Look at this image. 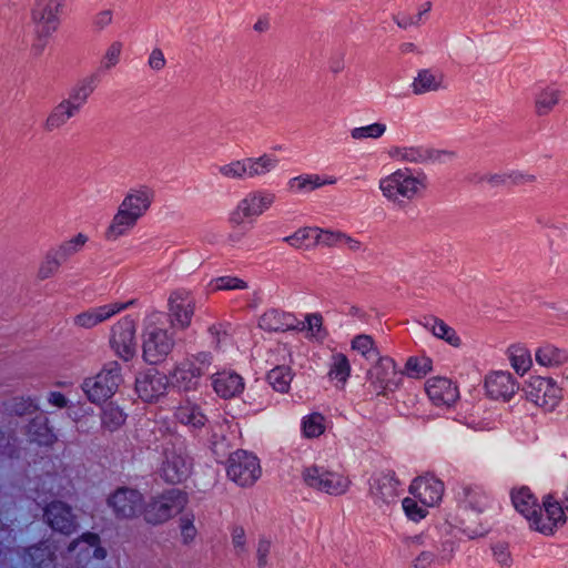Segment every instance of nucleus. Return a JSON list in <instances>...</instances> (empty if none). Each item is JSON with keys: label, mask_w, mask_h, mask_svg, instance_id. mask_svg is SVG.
Returning <instances> with one entry per match:
<instances>
[{"label": "nucleus", "mask_w": 568, "mask_h": 568, "mask_svg": "<svg viewBox=\"0 0 568 568\" xmlns=\"http://www.w3.org/2000/svg\"><path fill=\"white\" fill-rule=\"evenodd\" d=\"M561 91L547 87L540 90L535 98V112L539 116L549 114L561 99Z\"/></svg>", "instance_id": "a19ab883"}, {"label": "nucleus", "mask_w": 568, "mask_h": 568, "mask_svg": "<svg viewBox=\"0 0 568 568\" xmlns=\"http://www.w3.org/2000/svg\"><path fill=\"white\" fill-rule=\"evenodd\" d=\"M63 262L50 250L39 265L37 276L43 281L55 275Z\"/></svg>", "instance_id": "6e6d98bb"}, {"label": "nucleus", "mask_w": 568, "mask_h": 568, "mask_svg": "<svg viewBox=\"0 0 568 568\" xmlns=\"http://www.w3.org/2000/svg\"><path fill=\"white\" fill-rule=\"evenodd\" d=\"M283 241L294 248L310 246L311 242L316 244V227H301L293 234L284 237Z\"/></svg>", "instance_id": "3c124183"}, {"label": "nucleus", "mask_w": 568, "mask_h": 568, "mask_svg": "<svg viewBox=\"0 0 568 568\" xmlns=\"http://www.w3.org/2000/svg\"><path fill=\"white\" fill-rule=\"evenodd\" d=\"M417 498L406 497L403 500V509L405 514L413 520H419L426 517L427 506L418 505Z\"/></svg>", "instance_id": "69168bd1"}, {"label": "nucleus", "mask_w": 568, "mask_h": 568, "mask_svg": "<svg viewBox=\"0 0 568 568\" xmlns=\"http://www.w3.org/2000/svg\"><path fill=\"white\" fill-rule=\"evenodd\" d=\"M133 304L134 300L129 302H112L109 304L93 306L75 315L73 318V324L74 326L90 329L109 321L111 317L125 311Z\"/></svg>", "instance_id": "a211bd4d"}, {"label": "nucleus", "mask_w": 568, "mask_h": 568, "mask_svg": "<svg viewBox=\"0 0 568 568\" xmlns=\"http://www.w3.org/2000/svg\"><path fill=\"white\" fill-rule=\"evenodd\" d=\"M387 130L386 124L375 122L364 126H357L351 130V138L356 141H363L366 139L377 140L382 138Z\"/></svg>", "instance_id": "864d4df0"}, {"label": "nucleus", "mask_w": 568, "mask_h": 568, "mask_svg": "<svg viewBox=\"0 0 568 568\" xmlns=\"http://www.w3.org/2000/svg\"><path fill=\"white\" fill-rule=\"evenodd\" d=\"M175 346L174 334L170 333L162 313L149 314L143 324L142 357L151 364L163 363Z\"/></svg>", "instance_id": "f03ea898"}, {"label": "nucleus", "mask_w": 568, "mask_h": 568, "mask_svg": "<svg viewBox=\"0 0 568 568\" xmlns=\"http://www.w3.org/2000/svg\"><path fill=\"white\" fill-rule=\"evenodd\" d=\"M161 476L166 483L179 484L185 480L192 469L184 443L180 438H169L163 447Z\"/></svg>", "instance_id": "0eeeda50"}, {"label": "nucleus", "mask_w": 568, "mask_h": 568, "mask_svg": "<svg viewBox=\"0 0 568 568\" xmlns=\"http://www.w3.org/2000/svg\"><path fill=\"white\" fill-rule=\"evenodd\" d=\"M566 523L564 506L552 496L548 495L542 500V506H538L537 514L529 520L531 529L546 536L552 535L559 527Z\"/></svg>", "instance_id": "ddd939ff"}, {"label": "nucleus", "mask_w": 568, "mask_h": 568, "mask_svg": "<svg viewBox=\"0 0 568 568\" xmlns=\"http://www.w3.org/2000/svg\"><path fill=\"white\" fill-rule=\"evenodd\" d=\"M410 88L416 95L445 90L447 89L445 73L438 68L420 69L413 79Z\"/></svg>", "instance_id": "bb28decb"}, {"label": "nucleus", "mask_w": 568, "mask_h": 568, "mask_svg": "<svg viewBox=\"0 0 568 568\" xmlns=\"http://www.w3.org/2000/svg\"><path fill=\"white\" fill-rule=\"evenodd\" d=\"M44 517L53 530L64 535L72 534L78 526L71 507L62 501L50 503L44 508Z\"/></svg>", "instance_id": "5701e85b"}, {"label": "nucleus", "mask_w": 568, "mask_h": 568, "mask_svg": "<svg viewBox=\"0 0 568 568\" xmlns=\"http://www.w3.org/2000/svg\"><path fill=\"white\" fill-rule=\"evenodd\" d=\"M170 377L158 369H148L135 379V390L144 402H153L166 394Z\"/></svg>", "instance_id": "6ab92c4d"}, {"label": "nucleus", "mask_w": 568, "mask_h": 568, "mask_svg": "<svg viewBox=\"0 0 568 568\" xmlns=\"http://www.w3.org/2000/svg\"><path fill=\"white\" fill-rule=\"evenodd\" d=\"M460 504L475 513H483L489 505V496L480 486H465L459 493Z\"/></svg>", "instance_id": "c9c22d12"}, {"label": "nucleus", "mask_w": 568, "mask_h": 568, "mask_svg": "<svg viewBox=\"0 0 568 568\" xmlns=\"http://www.w3.org/2000/svg\"><path fill=\"white\" fill-rule=\"evenodd\" d=\"M527 400L545 410L555 409L562 398V390L550 377L531 376L524 388Z\"/></svg>", "instance_id": "9b49d317"}, {"label": "nucleus", "mask_w": 568, "mask_h": 568, "mask_svg": "<svg viewBox=\"0 0 568 568\" xmlns=\"http://www.w3.org/2000/svg\"><path fill=\"white\" fill-rule=\"evenodd\" d=\"M508 180L514 184H527L535 182L536 178L532 174L511 172L507 175H495L490 179V182L495 184H505Z\"/></svg>", "instance_id": "e2e57ef3"}, {"label": "nucleus", "mask_w": 568, "mask_h": 568, "mask_svg": "<svg viewBox=\"0 0 568 568\" xmlns=\"http://www.w3.org/2000/svg\"><path fill=\"white\" fill-rule=\"evenodd\" d=\"M95 79L94 77H88L79 81L71 90L69 98L65 102H69L77 112L87 103L88 98L94 91Z\"/></svg>", "instance_id": "ea45409f"}, {"label": "nucleus", "mask_w": 568, "mask_h": 568, "mask_svg": "<svg viewBox=\"0 0 568 568\" xmlns=\"http://www.w3.org/2000/svg\"><path fill=\"white\" fill-rule=\"evenodd\" d=\"M409 491L422 505L429 507L442 499L444 484L432 476L419 477L412 483Z\"/></svg>", "instance_id": "a878e982"}, {"label": "nucleus", "mask_w": 568, "mask_h": 568, "mask_svg": "<svg viewBox=\"0 0 568 568\" xmlns=\"http://www.w3.org/2000/svg\"><path fill=\"white\" fill-rule=\"evenodd\" d=\"M180 530L184 544H191L195 539L197 530L194 526L193 515H184L180 518Z\"/></svg>", "instance_id": "338daca9"}, {"label": "nucleus", "mask_w": 568, "mask_h": 568, "mask_svg": "<svg viewBox=\"0 0 568 568\" xmlns=\"http://www.w3.org/2000/svg\"><path fill=\"white\" fill-rule=\"evenodd\" d=\"M28 436L30 442L39 445H50L55 437L48 426V418L43 414L36 416L28 426Z\"/></svg>", "instance_id": "58836bf2"}, {"label": "nucleus", "mask_w": 568, "mask_h": 568, "mask_svg": "<svg viewBox=\"0 0 568 568\" xmlns=\"http://www.w3.org/2000/svg\"><path fill=\"white\" fill-rule=\"evenodd\" d=\"M122 49L123 44L120 41H113L108 47L101 61L104 69H111L119 63Z\"/></svg>", "instance_id": "0e129e2a"}, {"label": "nucleus", "mask_w": 568, "mask_h": 568, "mask_svg": "<svg viewBox=\"0 0 568 568\" xmlns=\"http://www.w3.org/2000/svg\"><path fill=\"white\" fill-rule=\"evenodd\" d=\"M307 329L308 336L323 339L326 336V333L323 328V316L318 313L307 314L305 317V322H302Z\"/></svg>", "instance_id": "13d9d810"}, {"label": "nucleus", "mask_w": 568, "mask_h": 568, "mask_svg": "<svg viewBox=\"0 0 568 568\" xmlns=\"http://www.w3.org/2000/svg\"><path fill=\"white\" fill-rule=\"evenodd\" d=\"M108 505L118 518L129 519L143 514V496L133 488H118L108 498Z\"/></svg>", "instance_id": "f3484780"}, {"label": "nucleus", "mask_w": 568, "mask_h": 568, "mask_svg": "<svg viewBox=\"0 0 568 568\" xmlns=\"http://www.w3.org/2000/svg\"><path fill=\"white\" fill-rule=\"evenodd\" d=\"M351 349L366 361H377L382 357L375 339L368 334L355 335L351 341Z\"/></svg>", "instance_id": "79ce46f5"}, {"label": "nucleus", "mask_w": 568, "mask_h": 568, "mask_svg": "<svg viewBox=\"0 0 568 568\" xmlns=\"http://www.w3.org/2000/svg\"><path fill=\"white\" fill-rule=\"evenodd\" d=\"M154 201V191L145 185L130 189L119 204L133 216L141 220L150 210Z\"/></svg>", "instance_id": "b1692460"}, {"label": "nucleus", "mask_w": 568, "mask_h": 568, "mask_svg": "<svg viewBox=\"0 0 568 568\" xmlns=\"http://www.w3.org/2000/svg\"><path fill=\"white\" fill-rule=\"evenodd\" d=\"M135 322L130 316L122 317L112 327L110 344L119 357L130 361L136 351Z\"/></svg>", "instance_id": "dca6fc26"}, {"label": "nucleus", "mask_w": 568, "mask_h": 568, "mask_svg": "<svg viewBox=\"0 0 568 568\" xmlns=\"http://www.w3.org/2000/svg\"><path fill=\"white\" fill-rule=\"evenodd\" d=\"M195 311V297L190 290L176 288L168 298V314L173 327L185 329L191 325Z\"/></svg>", "instance_id": "2eb2a0df"}, {"label": "nucleus", "mask_w": 568, "mask_h": 568, "mask_svg": "<svg viewBox=\"0 0 568 568\" xmlns=\"http://www.w3.org/2000/svg\"><path fill=\"white\" fill-rule=\"evenodd\" d=\"M64 100L50 112L45 120L44 129L49 132L60 129L78 112Z\"/></svg>", "instance_id": "37998d69"}, {"label": "nucleus", "mask_w": 568, "mask_h": 568, "mask_svg": "<svg viewBox=\"0 0 568 568\" xmlns=\"http://www.w3.org/2000/svg\"><path fill=\"white\" fill-rule=\"evenodd\" d=\"M303 434L307 438H315L325 432V418L320 413H313L303 418Z\"/></svg>", "instance_id": "5fc2aeb1"}, {"label": "nucleus", "mask_w": 568, "mask_h": 568, "mask_svg": "<svg viewBox=\"0 0 568 568\" xmlns=\"http://www.w3.org/2000/svg\"><path fill=\"white\" fill-rule=\"evenodd\" d=\"M344 232L331 231L316 227V244H322L327 247L341 245Z\"/></svg>", "instance_id": "bf43d9fd"}, {"label": "nucleus", "mask_w": 568, "mask_h": 568, "mask_svg": "<svg viewBox=\"0 0 568 568\" xmlns=\"http://www.w3.org/2000/svg\"><path fill=\"white\" fill-rule=\"evenodd\" d=\"M368 387L377 396L386 397L395 392L402 382L395 361L389 356L379 357L367 372Z\"/></svg>", "instance_id": "1a4fd4ad"}, {"label": "nucleus", "mask_w": 568, "mask_h": 568, "mask_svg": "<svg viewBox=\"0 0 568 568\" xmlns=\"http://www.w3.org/2000/svg\"><path fill=\"white\" fill-rule=\"evenodd\" d=\"M6 410L10 414L23 416L38 410V405L31 397L16 396L6 403Z\"/></svg>", "instance_id": "603ef678"}, {"label": "nucleus", "mask_w": 568, "mask_h": 568, "mask_svg": "<svg viewBox=\"0 0 568 568\" xmlns=\"http://www.w3.org/2000/svg\"><path fill=\"white\" fill-rule=\"evenodd\" d=\"M302 477L308 487L329 495L344 494L349 486L347 477L315 465L306 467Z\"/></svg>", "instance_id": "4468645a"}, {"label": "nucleus", "mask_w": 568, "mask_h": 568, "mask_svg": "<svg viewBox=\"0 0 568 568\" xmlns=\"http://www.w3.org/2000/svg\"><path fill=\"white\" fill-rule=\"evenodd\" d=\"M121 383V365L110 362L97 375L85 378L81 388L91 403L101 404L116 393Z\"/></svg>", "instance_id": "423d86ee"}, {"label": "nucleus", "mask_w": 568, "mask_h": 568, "mask_svg": "<svg viewBox=\"0 0 568 568\" xmlns=\"http://www.w3.org/2000/svg\"><path fill=\"white\" fill-rule=\"evenodd\" d=\"M280 160L271 153L260 156L234 159L215 166L217 175L225 181H244L258 179L270 174L278 165Z\"/></svg>", "instance_id": "7ed1b4c3"}, {"label": "nucleus", "mask_w": 568, "mask_h": 568, "mask_svg": "<svg viewBox=\"0 0 568 568\" xmlns=\"http://www.w3.org/2000/svg\"><path fill=\"white\" fill-rule=\"evenodd\" d=\"M67 0H36L31 10V20L41 36L54 33L61 23Z\"/></svg>", "instance_id": "f8f14e48"}, {"label": "nucleus", "mask_w": 568, "mask_h": 568, "mask_svg": "<svg viewBox=\"0 0 568 568\" xmlns=\"http://www.w3.org/2000/svg\"><path fill=\"white\" fill-rule=\"evenodd\" d=\"M88 242V236L83 233H79L70 240L62 242L55 248H51V251L60 258L62 262L68 261L71 256L79 253L83 246Z\"/></svg>", "instance_id": "a18cd8bd"}, {"label": "nucleus", "mask_w": 568, "mask_h": 568, "mask_svg": "<svg viewBox=\"0 0 568 568\" xmlns=\"http://www.w3.org/2000/svg\"><path fill=\"white\" fill-rule=\"evenodd\" d=\"M398 485L394 473H379L371 479L369 494L375 503L389 504L398 496Z\"/></svg>", "instance_id": "c85d7f7f"}, {"label": "nucleus", "mask_w": 568, "mask_h": 568, "mask_svg": "<svg viewBox=\"0 0 568 568\" xmlns=\"http://www.w3.org/2000/svg\"><path fill=\"white\" fill-rule=\"evenodd\" d=\"M425 390L436 406H452L459 397L457 386L446 377H430L425 383Z\"/></svg>", "instance_id": "412c9836"}, {"label": "nucleus", "mask_w": 568, "mask_h": 568, "mask_svg": "<svg viewBox=\"0 0 568 568\" xmlns=\"http://www.w3.org/2000/svg\"><path fill=\"white\" fill-rule=\"evenodd\" d=\"M212 365V355L200 352L185 356L176 362L169 374L171 386L182 392L197 389L202 377Z\"/></svg>", "instance_id": "20e7f679"}, {"label": "nucleus", "mask_w": 568, "mask_h": 568, "mask_svg": "<svg viewBox=\"0 0 568 568\" xmlns=\"http://www.w3.org/2000/svg\"><path fill=\"white\" fill-rule=\"evenodd\" d=\"M389 159L412 164H423L438 160L440 152L418 145H393L387 150Z\"/></svg>", "instance_id": "393cba45"}, {"label": "nucleus", "mask_w": 568, "mask_h": 568, "mask_svg": "<svg viewBox=\"0 0 568 568\" xmlns=\"http://www.w3.org/2000/svg\"><path fill=\"white\" fill-rule=\"evenodd\" d=\"M100 537L94 532H85L80 539L70 544L68 552L70 555L75 552L77 562L79 565H87L91 558L102 560L106 556L104 548L99 546Z\"/></svg>", "instance_id": "4be33fe9"}, {"label": "nucleus", "mask_w": 568, "mask_h": 568, "mask_svg": "<svg viewBox=\"0 0 568 568\" xmlns=\"http://www.w3.org/2000/svg\"><path fill=\"white\" fill-rule=\"evenodd\" d=\"M139 221L132 213L118 206L103 232V239L106 242H116L121 237L128 236L138 225Z\"/></svg>", "instance_id": "c756f323"}, {"label": "nucleus", "mask_w": 568, "mask_h": 568, "mask_svg": "<svg viewBox=\"0 0 568 568\" xmlns=\"http://www.w3.org/2000/svg\"><path fill=\"white\" fill-rule=\"evenodd\" d=\"M429 187L428 175L423 170L399 168L378 180L382 196L395 206L419 200Z\"/></svg>", "instance_id": "f257e3e1"}, {"label": "nucleus", "mask_w": 568, "mask_h": 568, "mask_svg": "<svg viewBox=\"0 0 568 568\" xmlns=\"http://www.w3.org/2000/svg\"><path fill=\"white\" fill-rule=\"evenodd\" d=\"M276 202L274 192L267 189L252 190L241 199L229 215L233 226L253 221L268 211Z\"/></svg>", "instance_id": "6e6552de"}, {"label": "nucleus", "mask_w": 568, "mask_h": 568, "mask_svg": "<svg viewBox=\"0 0 568 568\" xmlns=\"http://www.w3.org/2000/svg\"><path fill=\"white\" fill-rule=\"evenodd\" d=\"M231 541L236 556L242 557L247 554L246 534L242 526H234L232 528Z\"/></svg>", "instance_id": "680f3d73"}, {"label": "nucleus", "mask_w": 568, "mask_h": 568, "mask_svg": "<svg viewBox=\"0 0 568 568\" xmlns=\"http://www.w3.org/2000/svg\"><path fill=\"white\" fill-rule=\"evenodd\" d=\"M189 501L186 493L171 488L152 496L143 507V517L148 524H164L183 511Z\"/></svg>", "instance_id": "39448f33"}, {"label": "nucleus", "mask_w": 568, "mask_h": 568, "mask_svg": "<svg viewBox=\"0 0 568 568\" xmlns=\"http://www.w3.org/2000/svg\"><path fill=\"white\" fill-rule=\"evenodd\" d=\"M113 22V10L102 9L98 11L91 19L92 28L95 31H102Z\"/></svg>", "instance_id": "774afa93"}, {"label": "nucleus", "mask_w": 568, "mask_h": 568, "mask_svg": "<svg viewBox=\"0 0 568 568\" xmlns=\"http://www.w3.org/2000/svg\"><path fill=\"white\" fill-rule=\"evenodd\" d=\"M226 474L239 486L250 487L261 477L262 468L255 455L246 450H236L229 457Z\"/></svg>", "instance_id": "9d476101"}, {"label": "nucleus", "mask_w": 568, "mask_h": 568, "mask_svg": "<svg viewBox=\"0 0 568 568\" xmlns=\"http://www.w3.org/2000/svg\"><path fill=\"white\" fill-rule=\"evenodd\" d=\"M174 417L180 424L187 426L192 432L201 429L207 422L202 409L190 403L179 406Z\"/></svg>", "instance_id": "f704fd0d"}, {"label": "nucleus", "mask_w": 568, "mask_h": 568, "mask_svg": "<svg viewBox=\"0 0 568 568\" xmlns=\"http://www.w3.org/2000/svg\"><path fill=\"white\" fill-rule=\"evenodd\" d=\"M214 290L231 291V290H246L247 283L236 276H220L213 281Z\"/></svg>", "instance_id": "052dcab7"}, {"label": "nucleus", "mask_w": 568, "mask_h": 568, "mask_svg": "<svg viewBox=\"0 0 568 568\" xmlns=\"http://www.w3.org/2000/svg\"><path fill=\"white\" fill-rule=\"evenodd\" d=\"M258 326L268 332L304 331L305 327L293 314L275 308L266 311L260 317Z\"/></svg>", "instance_id": "cd10ccee"}, {"label": "nucleus", "mask_w": 568, "mask_h": 568, "mask_svg": "<svg viewBox=\"0 0 568 568\" xmlns=\"http://www.w3.org/2000/svg\"><path fill=\"white\" fill-rule=\"evenodd\" d=\"M54 559V552L51 550L50 546L47 542L41 544L37 547H30L26 551L24 561L37 566L39 568H44L49 562H52Z\"/></svg>", "instance_id": "49530a36"}, {"label": "nucleus", "mask_w": 568, "mask_h": 568, "mask_svg": "<svg viewBox=\"0 0 568 568\" xmlns=\"http://www.w3.org/2000/svg\"><path fill=\"white\" fill-rule=\"evenodd\" d=\"M536 363L546 368H558L568 363V348L542 343L535 351Z\"/></svg>", "instance_id": "473e14b6"}, {"label": "nucleus", "mask_w": 568, "mask_h": 568, "mask_svg": "<svg viewBox=\"0 0 568 568\" xmlns=\"http://www.w3.org/2000/svg\"><path fill=\"white\" fill-rule=\"evenodd\" d=\"M433 361L427 356H410L405 364V373L413 378H422L432 371Z\"/></svg>", "instance_id": "8fccbe9b"}, {"label": "nucleus", "mask_w": 568, "mask_h": 568, "mask_svg": "<svg viewBox=\"0 0 568 568\" xmlns=\"http://www.w3.org/2000/svg\"><path fill=\"white\" fill-rule=\"evenodd\" d=\"M423 326L428 329L437 338H442L449 345L458 347L460 345V338L456 334V331L448 326L443 320L434 316L424 317L422 322Z\"/></svg>", "instance_id": "4c0bfd02"}, {"label": "nucleus", "mask_w": 568, "mask_h": 568, "mask_svg": "<svg viewBox=\"0 0 568 568\" xmlns=\"http://www.w3.org/2000/svg\"><path fill=\"white\" fill-rule=\"evenodd\" d=\"M511 501L517 511H519L528 521L532 515L537 514L538 503L535 495L528 487H520L511 491Z\"/></svg>", "instance_id": "e433bc0d"}, {"label": "nucleus", "mask_w": 568, "mask_h": 568, "mask_svg": "<svg viewBox=\"0 0 568 568\" xmlns=\"http://www.w3.org/2000/svg\"><path fill=\"white\" fill-rule=\"evenodd\" d=\"M125 422V415L116 406L109 405L104 408L102 414V424L105 428L113 432L120 428Z\"/></svg>", "instance_id": "4d7b16f0"}, {"label": "nucleus", "mask_w": 568, "mask_h": 568, "mask_svg": "<svg viewBox=\"0 0 568 568\" xmlns=\"http://www.w3.org/2000/svg\"><path fill=\"white\" fill-rule=\"evenodd\" d=\"M335 183L336 179L333 176L322 178L318 174H301L288 180L287 190L292 193H306Z\"/></svg>", "instance_id": "72a5a7b5"}, {"label": "nucleus", "mask_w": 568, "mask_h": 568, "mask_svg": "<svg viewBox=\"0 0 568 568\" xmlns=\"http://www.w3.org/2000/svg\"><path fill=\"white\" fill-rule=\"evenodd\" d=\"M293 374L287 366H277L267 374L270 385L280 393H286L290 389Z\"/></svg>", "instance_id": "09e8293b"}, {"label": "nucleus", "mask_w": 568, "mask_h": 568, "mask_svg": "<svg viewBox=\"0 0 568 568\" xmlns=\"http://www.w3.org/2000/svg\"><path fill=\"white\" fill-rule=\"evenodd\" d=\"M212 387L217 396L229 399L244 390V379L235 372L223 371L212 375Z\"/></svg>", "instance_id": "2f4dec72"}, {"label": "nucleus", "mask_w": 568, "mask_h": 568, "mask_svg": "<svg viewBox=\"0 0 568 568\" xmlns=\"http://www.w3.org/2000/svg\"><path fill=\"white\" fill-rule=\"evenodd\" d=\"M351 371V363L345 354L335 353L332 355V363L328 371L331 379L344 384L348 379Z\"/></svg>", "instance_id": "de8ad7c7"}, {"label": "nucleus", "mask_w": 568, "mask_h": 568, "mask_svg": "<svg viewBox=\"0 0 568 568\" xmlns=\"http://www.w3.org/2000/svg\"><path fill=\"white\" fill-rule=\"evenodd\" d=\"M508 355L511 366L517 374L524 375L530 369L532 358L530 351L526 346L519 344L511 345L508 348Z\"/></svg>", "instance_id": "c03bdc74"}, {"label": "nucleus", "mask_w": 568, "mask_h": 568, "mask_svg": "<svg viewBox=\"0 0 568 568\" xmlns=\"http://www.w3.org/2000/svg\"><path fill=\"white\" fill-rule=\"evenodd\" d=\"M487 394L495 399L509 400L518 389V383L508 372H494L486 377Z\"/></svg>", "instance_id": "7c9ffc66"}, {"label": "nucleus", "mask_w": 568, "mask_h": 568, "mask_svg": "<svg viewBox=\"0 0 568 568\" xmlns=\"http://www.w3.org/2000/svg\"><path fill=\"white\" fill-rule=\"evenodd\" d=\"M71 479L62 471L43 474L37 484L36 491L41 503L47 501V497H65L71 493Z\"/></svg>", "instance_id": "aec40b11"}]
</instances>
